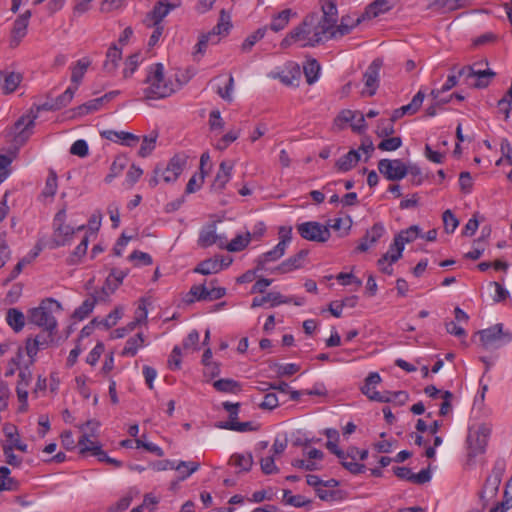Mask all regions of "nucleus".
<instances>
[{
	"label": "nucleus",
	"mask_w": 512,
	"mask_h": 512,
	"mask_svg": "<svg viewBox=\"0 0 512 512\" xmlns=\"http://www.w3.org/2000/svg\"><path fill=\"white\" fill-rule=\"evenodd\" d=\"M234 166V162L229 160H224L220 163L218 171L212 183V189L214 191L222 192L225 189L227 183L232 178Z\"/></svg>",
	"instance_id": "nucleus-21"
},
{
	"label": "nucleus",
	"mask_w": 512,
	"mask_h": 512,
	"mask_svg": "<svg viewBox=\"0 0 512 512\" xmlns=\"http://www.w3.org/2000/svg\"><path fill=\"white\" fill-rule=\"evenodd\" d=\"M84 228L85 225L75 228L67 224V208L64 206L55 214L52 221L51 247L58 248L70 244L76 231L83 230Z\"/></svg>",
	"instance_id": "nucleus-4"
},
{
	"label": "nucleus",
	"mask_w": 512,
	"mask_h": 512,
	"mask_svg": "<svg viewBox=\"0 0 512 512\" xmlns=\"http://www.w3.org/2000/svg\"><path fill=\"white\" fill-rule=\"evenodd\" d=\"M283 500L285 504L302 507L308 503V501L301 495H293L290 490H284Z\"/></svg>",
	"instance_id": "nucleus-62"
},
{
	"label": "nucleus",
	"mask_w": 512,
	"mask_h": 512,
	"mask_svg": "<svg viewBox=\"0 0 512 512\" xmlns=\"http://www.w3.org/2000/svg\"><path fill=\"white\" fill-rule=\"evenodd\" d=\"M96 305V299L88 298L82 302V304L75 309L72 318L77 321H82L89 316Z\"/></svg>",
	"instance_id": "nucleus-46"
},
{
	"label": "nucleus",
	"mask_w": 512,
	"mask_h": 512,
	"mask_svg": "<svg viewBox=\"0 0 512 512\" xmlns=\"http://www.w3.org/2000/svg\"><path fill=\"white\" fill-rule=\"evenodd\" d=\"M505 471L506 462L503 459H497L478 493L479 500L484 507L497 496Z\"/></svg>",
	"instance_id": "nucleus-7"
},
{
	"label": "nucleus",
	"mask_w": 512,
	"mask_h": 512,
	"mask_svg": "<svg viewBox=\"0 0 512 512\" xmlns=\"http://www.w3.org/2000/svg\"><path fill=\"white\" fill-rule=\"evenodd\" d=\"M187 164V157L184 154L174 155L167 165H157L153 170V176L149 179V186L155 188L161 181L170 184L174 183Z\"/></svg>",
	"instance_id": "nucleus-5"
},
{
	"label": "nucleus",
	"mask_w": 512,
	"mask_h": 512,
	"mask_svg": "<svg viewBox=\"0 0 512 512\" xmlns=\"http://www.w3.org/2000/svg\"><path fill=\"white\" fill-rule=\"evenodd\" d=\"M32 365L28 358L25 359L23 347L18 346L15 355L7 363L4 375L8 378L12 377L16 371L21 373V369H30Z\"/></svg>",
	"instance_id": "nucleus-26"
},
{
	"label": "nucleus",
	"mask_w": 512,
	"mask_h": 512,
	"mask_svg": "<svg viewBox=\"0 0 512 512\" xmlns=\"http://www.w3.org/2000/svg\"><path fill=\"white\" fill-rule=\"evenodd\" d=\"M382 65V60L377 58L372 61L364 73V82L368 96H373L376 93L379 86V72Z\"/></svg>",
	"instance_id": "nucleus-22"
},
{
	"label": "nucleus",
	"mask_w": 512,
	"mask_h": 512,
	"mask_svg": "<svg viewBox=\"0 0 512 512\" xmlns=\"http://www.w3.org/2000/svg\"><path fill=\"white\" fill-rule=\"evenodd\" d=\"M402 146L400 137H385L379 144L378 149L381 151H395Z\"/></svg>",
	"instance_id": "nucleus-59"
},
{
	"label": "nucleus",
	"mask_w": 512,
	"mask_h": 512,
	"mask_svg": "<svg viewBox=\"0 0 512 512\" xmlns=\"http://www.w3.org/2000/svg\"><path fill=\"white\" fill-rule=\"evenodd\" d=\"M231 462L234 466L239 468L240 471H249L253 465V458L250 453L248 454H234L231 457Z\"/></svg>",
	"instance_id": "nucleus-50"
},
{
	"label": "nucleus",
	"mask_w": 512,
	"mask_h": 512,
	"mask_svg": "<svg viewBox=\"0 0 512 512\" xmlns=\"http://www.w3.org/2000/svg\"><path fill=\"white\" fill-rule=\"evenodd\" d=\"M306 459H294L291 464L292 466L303 469L306 471H316L321 468V461L324 458V453L316 448H312L304 453Z\"/></svg>",
	"instance_id": "nucleus-19"
},
{
	"label": "nucleus",
	"mask_w": 512,
	"mask_h": 512,
	"mask_svg": "<svg viewBox=\"0 0 512 512\" xmlns=\"http://www.w3.org/2000/svg\"><path fill=\"white\" fill-rule=\"evenodd\" d=\"M61 310L62 306L57 300L46 298L41 301L38 307L31 308L28 311V321L49 333H53L58 325L54 314Z\"/></svg>",
	"instance_id": "nucleus-3"
},
{
	"label": "nucleus",
	"mask_w": 512,
	"mask_h": 512,
	"mask_svg": "<svg viewBox=\"0 0 512 512\" xmlns=\"http://www.w3.org/2000/svg\"><path fill=\"white\" fill-rule=\"evenodd\" d=\"M155 146L156 138L145 136L138 151L139 156L142 158L147 157L155 149Z\"/></svg>",
	"instance_id": "nucleus-64"
},
{
	"label": "nucleus",
	"mask_w": 512,
	"mask_h": 512,
	"mask_svg": "<svg viewBox=\"0 0 512 512\" xmlns=\"http://www.w3.org/2000/svg\"><path fill=\"white\" fill-rule=\"evenodd\" d=\"M144 335L138 333L135 336L129 338L121 352L122 356L133 357L137 354L138 350L144 346Z\"/></svg>",
	"instance_id": "nucleus-40"
},
{
	"label": "nucleus",
	"mask_w": 512,
	"mask_h": 512,
	"mask_svg": "<svg viewBox=\"0 0 512 512\" xmlns=\"http://www.w3.org/2000/svg\"><path fill=\"white\" fill-rule=\"evenodd\" d=\"M299 235L308 241L324 243L329 240L331 233L328 226L316 221H308L296 226Z\"/></svg>",
	"instance_id": "nucleus-11"
},
{
	"label": "nucleus",
	"mask_w": 512,
	"mask_h": 512,
	"mask_svg": "<svg viewBox=\"0 0 512 512\" xmlns=\"http://www.w3.org/2000/svg\"><path fill=\"white\" fill-rule=\"evenodd\" d=\"M360 160V154L356 150H350L348 153L340 157L335 163V167L339 172H347L351 170Z\"/></svg>",
	"instance_id": "nucleus-37"
},
{
	"label": "nucleus",
	"mask_w": 512,
	"mask_h": 512,
	"mask_svg": "<svg viewBox=\"0 0 512 512\" xmlns=\"http://www.w3.org/2000/svg\"><path fill=\"white\" fill-rule=\"evenodd\" d=\"M336 121L349 122L352 130L358 133L365 131L367 127L364 115L359 111L342 110Z\"/></svg>",
	"instance_id": "nucleus-27"
},
{
	"label": "nucleus",
	"mask_w": 512,
	"mask_h": 512,
	"mask_svg": "<svg viewBox=\"0 0 512 512\" xmlns=\"http://www.w3.org/2000/svg\"><path fill=\"white\" fill-rule=\"evenodd\" d=\"M267 302H269L272 307H275L280 304L289 303V302H291V299L284 297L279 292H270L263 297H255L252 300L251 308H257V307L263 306Z\"/></svg>",
	"instance_id": "nucleus-34"
},
{
	"label": "nucleus",
	"mask_w": 512,
	"mask_h": 512,
	"mask_svg": "<svg viewBox=\"0 0 512 512\" xmlns=\"http://www.w3.org/2000/svg\"><path fill=\"white\" fill-rule=\"evenodd\" d=\"M307 256V252L305 250H301L295 255L287 258L283 262H281L278 266L274 267L271 270V273L277 275H284L291 273L303 266V261Z\"/></svg>",
	"instance_id": "nucleus-24"
},
{
	"label": "nucleus",
	"mask_w": 512,
	"mask_h": 512,
	"mask_svg": "<svg viewBox=\"0 0 512 512\" xmlns=\"http://www.w3.org/2000/svg\"><path fill=\"white\" fill-rule=\"evenodd\" d=\"M444 230L447 233H453L459 225V221L451 210H446L442 216Z\"/></svg>",
	"instance_id": "nucleus-60"
},
{
	"label": "nucleus",
	"mask_w": 512,
	"mask_h": 512,
	"mask_svg": "<svg viewBox=\"0 0 512 512\" xmlns=\"http://www.w3.org/2000/svg\"><path fill=\"white\" fill-rule=\"evenodd\" d=\"M37 115L32 111L22 115L10 129L8 136L15 146L23 145L32 133Z\"/></svg>",
	"instance_id": "nucleus-10"
},
{
	"label": "nucleus",
	"mask_w": 512,
	"mask_h": 512,
	"mask_svg": "<svg viewBox=\"0 0 512 512\" xmlns=\"http://www.w3.org/2000/svg\"><path fill=\"white\" fill-rule=\"evenodd\" d=\"M267 27L257 29L253 34L249 35L242 44L243 51H249L266 33Z\"/></svg>",
	"instance_id": "nucleus-57"
},
{
	"label": "nucleus",
	"mask_w": 512,
	"mask_h": 512,
	"mask_svg": "<svg viewBox=\"0 0 512 512\" xmlns=\"http://www.w3.org/2000/svg\"><path fill=\"white\" fill-rule=\"evenodd\" d=\"M458 77H460V76L459 75L458 76L449 75L447 77L446 82L443 84V86L440 89H432L430 96L433 98V100H438V98H439V96H441V94L454 88L458 83Z\"/></svg>",
	"instance_id": "nucleus-52"
},
{
	"label": "nucleus",
	"mask_w": 512,
	"mask_h": 512,
	"mask_svg": "<svg viewBox=\"0 0 512 512\" xmlns=\"http://www.w3.org/2000/svg\"><path fill=\"white\" fill-rule=\"evenodd\" d=\"M88 248V237H84L79 245L75 248L72 254L69 257V264L74 265L77 264L80 259L86 254Z\"/></svg>",
	"instance_id": "nucleus-58"
},
{
	"label": "nucleus",
	"mask_w": 512,
	"mask_h": 512,
	"mask_svg": "<svg viewBox=\"0 0 512 512\" xmlns=\"http://www.w3.org/2000/svg\"><path fill=\"white\" fill-rule=\"evenodd\" d=\"M322 14L307 15L301 24L296 26L282 40L281 45L298 44L300 47H314L331 38L332 17L335 16V2L325 0L321 5Z\"/></svg>",
	"instance_id": "nucleus-1"
},
{
	"label": "nucleus",
	"mask_w": 512,
	"mask_h": 512,
	"mask_svg": "<svg viewBox=\"0 0 512 512\" xmlns=\"http://www.w3.org/2000/svg\"><path fill=\"white\" fill-rule=\"evenodd\" d=\"M296 15V12L292 9H284L272 17L269 28L275 32L281 31L288 25L290 19Z\"/></svg>",
	"instance_id": "nucleus-36"
},
{
	"label": "nucleus",
	"mask_w": 512,
	"mask_h": 512,
	"mask_svg": "<svg viewBox=\"0 0 512 512\" xmlns=\"http://www.w3.org/2000/svg\"><path fill=\"white\" fill-rule=\"evenodd\" d=\"M208 287L205 285H194L189 291V295L192 297L188 299V302L193 301H207Z\"/></svg>",
	"instance_id": "nucleus-61"
},
{
	"label": "nucleus",
	"mask_w": 512,
	"mask_h": 512,
	"mask_svg": "<svg viewBox=\"0 0 512 512\" xmlns=\"http://www.w3.org/2000/svg\"><path fill=\"white\" fill-rule=\"evenodd\" d=\"M143 85L142 94L146 100L169 97L177 89L176 83L165 75L164 66L161 63H155L148 67Z\"/></svg>",
	"instance_id": "nucleus-2"
},
{
	"label": "nucleus",
	"mask_w": 512,
	"mask_h": 512,
	"mask_svg": "<svg viewBox=\"0 0 512 512\" xmlns=\"http://www.w3.org/2000/svg\"><path fill=\"white\" fill-rule=\"evenodd\" d=\"M126 166V161L123 157H116L111 164L110 173L105 177L106 183H111L112 180L118 176Z\"/></svg>",
	"instance_id": "nucleus-55"
},
{
	"label": "nucleus",
	"mask_w": 512,
	"mask_h": 512,
	"mask_svg": "<svg viewBox=\"0 0 512 512\" xmlns=\"http://www.w3.org/2000/svg\"><path fill=\"white\" fill-rule=\"evenodd\" d=\"M385 233V227L381 223L374 224L367 230L365 236L361 239L356 250L359 252H366L370 247L375 245Z\"/></svg>",
	"instance_id": "nucleus-28"
},
{
	"label": "nucleus",
	"mask_w": 512,
	"mask_h": 512,
	"mask_svg": "<svg viewBox=\"0 0 512 512\" xmlns=\"http://www.w3.org/2000/svg\"><path fill=\"white\" fill-rule=\"evenodd\" d=\"M110 100V94H105L102 97L89 100L88 102L79 105L73 109L74 116H84L89 113L99 110L105 101Z\"/></svg>",
	"instance_id": "nucleus-33"
},
{
	"label": "nucleus",
	"mask_w": 512,
	"mask_h": 512,
	"mask_svg": "<svg viewBox=\"0 0 512 512\" xmlns=\"http://www.w3.org/2000/svg\"><path fill=\"white\" fill-rule=\"evenodd\" d=\"M214 388L223 393H237L240 391L238 382L232 379H219L213 383Z\"/></svg>",
	"instance_id": "nucleus-49"
},
{
	"label": "nucleus",
	"mask_w": 512,
	"mask_h": 512,
	"mask_svg": "<svg viewBox=\"0 0 512 512\" xmlns=\"http://www.w3.org/2000/svg\"><path fill=\"white\" fill-rule=\"evenodd\" d=\"M424 98H425V94L423 91H418L414 97L412 98L411 102L407 105H403L402 107H400L401 111L403 112L404 115L406 114H409V115H413L415 114L419 109L420 107L422 106V103L424 101Z\"/></svg>",
	"instance_id": "nucleus-48"
},
{
	"label": "nucleus",
	"mask_w": 512,
	"mask_h": 512,
	"mask_svg": "<svg viewBox=\"0 0 512 512\" xmlns=\"http://www.w3.org/2000/svg\"><path fill=\"white\" fill-rule=\"evenodd\" d=\"M379 172L390 181L403 179L408 173V167L400 159H381L378 162Z\"/></svg>",
	"instance_id": "nucleus-12"
},
{
	"label": "nucleus",
	"mask_w": 512,
	"mask_h": 512,
	"mask_svg": "<svg viewBox=\"0 0 512 512\" xmlns=\"http://www.w3.org/2000/svg\"><path fill=\"white\" fill-rule=\"evenodd\" d=\"M320 69V64L316 59L306 61L303 66V71L309 85L314 84L318 80Z\"/></svg>",
	"instance_id": "nucleus-43"
},
{
	"label": "nucleus",
	"mask_w": 512,
	"mask_h": 512,
	"mask_svg": "<svg viewBox=\"0 0 512 512\" xmlns=\"http://www.w3.org/2000/svg\"><path fill=\"white\" fill-rule=\"evenodd\" d=\"M32 381L31 369H21L18 373V381L16 384L17 399L20 403L19 411L25 412L28 408V387Z\"/></svg>",
	"instance_id": "nucleus-17"
},
{
	"label": "nucleus",
	"mask_w": 512,
	"mask_h": 512,
	"mask_svg": "<svg viewBox=\"0 0 512 512\" xmlns=\"http://www.w3.org/2000/svg\"><path fill=\"white\" fill-rule=\"evenodd\" d=\"M218 236L214 226H209L202 229L197 240L198 246L201 248H207L217 242Z\"/></svg>",
	"instance_id": "nucleus-44"
},
{
	"label": "nucleus",
	"mask_w": 512,
	"mask_h": 512,
	"mask_svg": "<svg viewBox=\"0 0 512 512\" xmlns=\"http://www.w3.org/2000/svg\"><path fill=\"white\" fill-rule=\"evenodd\" d=\"M57 188V174L54 170H50L43 189V195L46 197H53L57 192Z\"/></svg>",
	"instance_id": "nucleus-53"
},
{
	"label": "nucleus",
	"mask_w": 512,
	"mask_h": 512,
	"mask_svg": "<svg viewBox=\"0 0 512 512\" xmlns=\"http://www.w3.org/2000/svg\"><path fill=\"white\" fill-rule=\"evenodd\" d=\"M216 427L231 431H237V432H247V431H256L258 430V426L255 425L251 421L247 422H233V421H226V422H220L216 425Z\"/></svg>",
	"instance_id": "nucleus-42"
},
{
	"label": "nucleus",
	"mask_w": 512,
	"mask_h": 512,
	"mask_svg": "<svg viewBox=\"0 0 512 512\" xmlns=\"http://www.w3.org/2000/svg\"><path fill=\"white\" fill-rule=\"evenodd\" d=\"M199 467V463L195 461H180L178 464H175L170 460H164L153 464V469L156 471L175 469L181 472L182 468H188L187 473L180 477L181 480H185L186 478H188L191 474L196 472L199 469Z\"/></svg>",
	"instance_id": "nucleus-23"
},
{
	"label": "nucleus",
	"mask_w": 512,
	"mask_h": 512,
	"mask_svg": "<svg viewBox=\"0 0 512 512\" xmlns=\"http://www.w3.org/2000/svg\"><path fill=\"white\" fill-rule=\"evenodd\" d=\"M391 9L390 0H374L365 10L363 18H375Z\"/></svg>",
	"instance_id": "nucleus-38"
},
{
	"label": "nucleus",
	"mask_w": 512,
	"mask_h": 512,
	"mask_svg": "<svg viewBox=\"0 0 512 512\" xmlns=\"http://www.w3.org/2000/svg\"><path fill=\"white\" fill-rule=\"evenodd\" d=\"M459 76H466L467 78H476L473 86L475 88L481 89L486 88L492 81V79L496 76V73L491 69L485 70H474L472 66H464L458 71Z\"/></svg>",
	"instance_id": "nucleus-18"
},
{
	"label": "nucleus",
	"mask_w": 512,
	"mask_h": 512,
	"mask_svg": "<svg viewBox=\"0 0 512 512\" xmlns=\"http://www.w3.org/2000/svg\"><path fill=\"white\" fill-rule=\"evenodd\" d=\"M122 52L119 48L116 46H112L108 49L106 53V60L104 62V69L112 73L115 71L119 60L121 59Z\"/></svg>",
	"instance_id": "nucleus-45"
},
{
	"label": "nucleus",
	"mask_w": 512,
	"mask_h": 512,
	"mask_svg": "<svg viewBox=\"0 0 512 512\" xmlns=\"http://www.w3.org/2000/svg\"><path fill=\"white\" fill-rule=\"evenodd\" d=\"M380 382L381 377L379 373H369L365 379L364 385L361 387V392L372 401L389 403V401H392L389 391L379 392L376 390V385H378Z\"/></svg>",
	"instance_id": "nucleus-14"
},
{
	"label": "nucleus",
	"mask_w": 512,
	"mask_h": 512,
	"mask_svg": "<svg viewBox=\"0 0 512 512\" xmlns=\"http://www.w3.org/2000/svg\"><path fill=\"white\" fill-rule=\"evenodd\" d=\"M3 431L5 433V436L7 437V439L10 442L9 445H12L13 449H17V450H19L21 452H24V453H26L28 451L27 444L21 442V440L19 438V434H18L17 429H16L15 426L6 424L3 427Z\"/></svg>",
	"instance_id": "nucleus-41"
},
{
	"label": "nucleus",
	"mask_w": 512,
	"mask_h": 512,
	"mask_svg": "<svg viewBox=\"0 0 512 512\" xmlns=\"http://www.w3.org/2000/svg\"><path fill=\"white\" fill-rule=\"evenodd\" d=\"M464 6L462 0H429L428 8L439 13L445 14L458 10Z\"/></svg>",
	"instance_id": "nucleus-31"
},
{
	"label": "nucleus",
	"mask_w": 512,
	"mask_h": 512,
	"mask_svg": "<svg viewBox=\"0 0 512 512\" xmlns=\"http://www.w3.org/2000/svg\"><path fill=\"white\" fill-rule=\"evenodd\" d=\"M332 28H331V38L332 39H339L343 36L349 34L353 28H355L361 21V18H352L349 15L342 16L340 23L337 24L338 20V11L337 6L335 5V16L332 17Z\"/></svg>",
	"instance_id": "nucleus-16"
},
{
	"label": "nucleus",
	"mask_w": 512,
	"mask_h": 512,
	"mask_svg": "<svg viewBox=\"0 0 512 512\" xmlns=\"http://www.w3.org/2000/svg\"><path fill=\"white\" fill-rule=\"evenodd\" d=\"M99 427L100 422L95 419H91L83 424L77 425V428L81 432V436L77 443L79 453L81 455L89 453L92 456L98 457V455L103 451L102 445L97 439Z\"/></svg>",
	"instance_id": "nucleus-6"
},
{
	"label": "nucleus",
	"mask_w": 512,
	"mask_h": 512,
	"mask_svg": "<svg viewBox=\"0 0 512 512\" xmlns=\"http://www.w3.org/2000/svg\"><path fill=\"white\" fill-rule=\"evenodd\" d=\"M77 89L78 88L75 86L68 87L61 95H59L54 100L51 108L54 110H59L66 107L72 101Z\"/></svg>",
	"instance_id": "nucleus-47"
},
{
	"label": "nucleus",
	"mask_w": 512,
	"mask_h": 512,
	"mask_svg": "<svg viewBox=\"0 0 512 512\" xmlns=\"http://www.w3.org/2000/svg\"><path fill=\"white\" fill-rule=\"evenodd\" d=\"M228 29H229V22H226V23L220 22L217 24L216 27L213 28V30L211 32H209L208 34L202 35L199 38V41L195 46V50L193 53L194 57L196 59H199L201 56H203V54L206 51L209 40L212 38H216L218 35H220L223 32H227ZM217 41L218 40L215 39L214 43H216Z\"/></svg>",
	"instance_id": "nucleus-25"
},
{
	"label": "nucleus",
	"mask_w": 512,
	"mask_h": 512,
	"mask_svg": "<svg viewBox=\"0 0 512 512\" xmlns=\"http://www.w3.org/2000/svg\"><path fill=\"white\" fill-rule=\"evenodd\" d=\"M7 324L15 331L20 332L25 326V316L17 308H10L6 315Z\"/></svg>",
	"instance_id": "nucleus-39"
},
{
	"label": "nucleus",
	"mask_w": 512,
	"mask_h": 512,
	"mask_svg": "<svg viewBox=\"0 0 512 512\" xmlns=\"http://www.w3.org/2000/svg\"><path fill=\"white\" fill-rule=\"evenodd\" d=\"M90 65V58L83 57L76 61V63L71 67V82L74 84L75 87L78 88Z\"/></svg>",
	"instance_id": "nucleus-35"
},
{
	"label": "nucleus",
	"mask_w": 512,
	"mask_h": 512,
	"mask_svg": "<svg viewBox=\"0 0 512 512\" xmlns=\"http://www.w3.org/2000/svg\"><path fill=\"white\" fill-rule=\"evenodd\" d=\"M24 353H26L27 358L30 360V364H34L35 357L39 352V344L38 337L35 338H27L25 342V347H23Z\"/></svg>",
	"instance_id": "nucleus-56"
},
{
	"label": "nucleus",
	"mask_w": 512,
	"mask_h": 512,
	"mask_svg": "<svg viewBox=\"0 0 512 512\" xmlns=\"http://www.w3.org/2000/svg\"><path fill=\"white\" fill-rule=\"evenodd\" d=\"M342 465L353 474H361L365 472L366 467L364 464L357 463L355 460L348 458L344 455V458H340Z\"/></svg>",
	"instance_id": "nucleus-63"
},
{
	"label": "nucleus",
	"mask_w": 512,
	"mask_h": 512,
	"mask_svg": "<svg viewBox=\"0 0 512 512\" xmlns=\"http://www.w3.org/2000/svg\"><path fill=\"white\" fill-rule=\"evenodd\" d=\"M175 8V5L167 1H158L153 9L146 15L144 24L150 28L152 25H162L163 19Z\"/></svg>",
	"instance_id": "nucleus-20"
},
{
	"label": "nucleus",
	"mask_w": 512,
	"mask_h": 512,
	"mask_svg": "<svg viewBox=\"0 0 512 512\" xmlns=\"http://www.w3.org/2000/svg\"><path fill=\"white\" fill-rule=\"evenodd\" d=\"M229 263H223L222 259L219 258H209L202 262H200L194 269L195 273H199L202 275H210L216 274L222 271L225 267H227Z\"/></svg>",
	"instance_id": "nucleus-29"
},
{
	"label": "nucleus",
	"mask_w": 512,
	"mask_h": 512,
	"mask_svg": "<svg viewBox=\"0 0 512 512\" xmlns=\"http://www.w3.org/2000/svg\"><path fill=\"white\" fill-rule=\"evenodd\" d=\"M286 249L283 244H277L273 249L261 254L257 259V267L256 270H262L265 265L269 262H274L279 260L282 256H284Z\"/></svg>",
	"instance_id": "nucleus-32"
},
{
	"label": "nucleus",
	"mask_w": 512,
	"mask_h": 512,
	"mask_svg": "<svg viewBox=\"0 0 512 512\" xmlns=\"http://www.w3.org/2000/svg\"><path fill=\"white\" fill-rule=\"evenodd\" d=\"M21 75L11 71H0V89L9 94L14 92L21 82Z\"/></svg>",
	"instance_id": "nucleus-30"
},
{
	"label": "nucleus",
	"mask_w": 512,
	"mask_h": 512,
	"mask_svg": "<svg viewBox=\"0 0 512 512\" xmlns=\"http://www.w3.org/2000/svg\"><path fill=\"white\" fill-rule=\"evenodd\" d=\"M250 240V233H247L246 235H237L230 241L226 248L230 252H238L246 248L250 243Z\"/></svg>",
	"instance_id": "nucleus-51"
},
{
	"label": "nucleus",
	"mask_w": 512,
	"mask_h": 512,
	"mask_svg": "<svg viewBox=\"0 0 512 512\" xmlns=\"http://www.w3.org/2000/svg\"><path fill=\"white\" fill-rule=\"evenodd\" d=\"M503 324L498 323L476 333L480 346L484 350H494L512 341V333L504 331Z\"/></svg>",
	"instance_id": "nucleus-9"
},
{
	"label": "nucleus",
	"mask_w": 512,
	"mask_h": 512,
	"mask_svg": "<svg viewBox=\"0 0 512 512\" xmlns=\"http://www.w3.org/2000/svg\"><path fill=\"white\" fill-rule=\"evenodd\" d=\"M491 431V426L485 423L469 427L466 438L469 459L485 453Z\"/></svg>",
	"instance_id": "nucleus-8"
},
{
	"label": "nucleus",
	"mask_w": 512,
	"mask_h": 512,
	"mask_svg": "<svg viewBox=\"0 0 512 512\" xmlns=\"http://www.w3.org/2000/svg\"><path fill=\"white\" fill-rule=\"evenodd\" d=\"M421 236V229L418 225H412L405 230H401L394 238V242L390 245V250L395 253L392 256L393 261H398L402 257L404 246L413 242Z\"/></svg>",
	"instance_id": "nucleus-13"
},
{
	"label": "nucleus",
	"mask_w": 512,
	"mask_h": 512,
	"mask_svg": "<svg viewBox=\"0 0 512 512\" xmlns=\"http://www.w3.org/2000/svg\"><path fill=\"white\" fill-rule=\"evenodd\" d=\"M394 253L395 250L391 251L389 249L388 252H386L377 262L380 271L387 275L393 274L392 264L396 262L392 260V256Z\"/></svg>",
	"instance_id": "nucleus-54"
},
{
	"label": "nucleus",
	"mask_w": 512,
	"mask_h": 512,
	"mask_svg": "<svg viewBox=\"0 0 512 512\" xmlns=\"http://www.w3.org/2000/svg\"><path fill=\"white\" fill-rule=\"evenodd\" d=\"M31 15V11L26 10L24 13L20 14L14 21L9 40L10 48L14 49L18 47L23 38L27 35V29Z\"/></svg>",
	"instance_id": "nucleus-15"
}]
</instances>
